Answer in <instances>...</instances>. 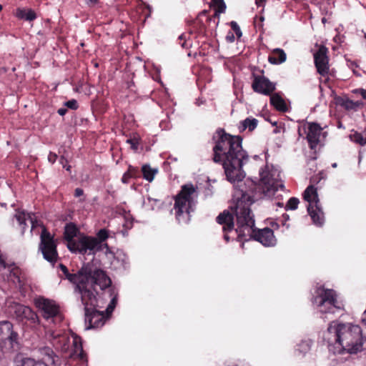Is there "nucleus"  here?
Listing matches in <instances>:
<instances>
[{
  "mask_svg": "<svg viewBox=\"0 0 366 366\" xmlns=\"http://www.w3.org/2000/svg\"><path fill=\"white\" fill-rule=\"evenodd\" d=\"M243 199H238L232 202L230 206L232 214L224 211L217 217V222L223 225L224 239L228 242L229 237L227 232L232 231L234 227L233 215L237 218L236 233L239 238H244L249 240L253 238L265 247H272L276 244L277 239L272 229L266 227L257 230L254 228V219L250 210L251 199L247 194L242 195Z\"/></svg>",
  "mask_w": 366,
  "mask_h": 366,
  "instance_id": "1",
  "label": "nucleus"
},
{
  "mask_svg": "<svg viewBox=\"0 0 366 366\" xmlns=\"http://www.w3.org/2000/svg\"><path fill=\"white\" fill-rule=\"evenodd\" d=\"M217 134L218 139L213 147L214 162L222 164L230 182H241L245 177L242 167L248 161V155L242 149V138L227 134L222 129L217 131Z\"/></svg>",
  "mask_w": 366,
  "mask_h": 366,
  "instance_id": "2",
  "label": "nucleus"
},
{
  "mask_svg": "<svg viewBox=\"0 0 366 366\" xmlns=\"http://www.w3.org/2000/svg\"><path fill=\"white\" fill-rule=\"evenodd\" d=\"M249 190L238 189L234 194L233 202L243 199L242 195L247 194L251 199V204L256 200L262 198H271L279 189H282L284 184L280 177L279 169L273 165L266 164L259 170V181L258 184L252 181L247 182Z\"/></svg>",
  "mask_w": 366,
  "mask_h": 366,
  "instance_id": "3",
  "label": "nucleus"
},
{
  "mask_svg": "<svg viewBox=\"0 0 366 366\" xmlns=\"http://www.w3.org/2000/svg\"><path fill=\"white\" fill-rule=\"evenodd\" d=\"M327 332L335 337V345L330 348V350H333L334 353H357L362 350L366 340L360 327L350 323L332 322L327 328Z\"/></svg>",
  "mask_w": 366,
  "mask_h": 366,
  "instance_id": "4",
  "label": "nucleus"
},
{
  "mask_svg": "<svg viewBox=\"0 0 366 366\" xmlns=\"http://www.w3.org/2000/svg\"><path fill=\"white\" fill-rule=\"evenodd\" d=\"M14 218L18 222L21 229V234L25 232L26 223L29 220L31 224V232L39 227L41 228L40 235L39 249L41 251L44 258L51 263H54L58 257L56 244L54 237L49 232L40 221L34 217V214L26 213L24 211L16 210Z\"/></svg>",
  "mask_w": 366,
  "mask_h": 366,
  "instance_id": "5",
  "label": "nucleus"
},
{
  "mask_svg": "<svg viewBox=\"0 0 366 366\" xmlns=\"http://www.w3.org/2000/svg\"><path fill=\"white\" fill-rule=\"evenodd\" d=\"M84 285L81 292H77L82 304H91L95 305L97 302L94 291L99 287L103 290L112 284L111 279L106 272L100 269H93L89 265L84 267Z\"/></svg>",
  "mask_w": 366,
  "mask_h": 366,
  "instance_id": "6",
  "label": "nucleus"
},
{
  "mask_svg": "<svg viewBox=\"0 0 366 366\" xmlns=\"http://www.w3.org/2000/svg\"><path fill=\"white\" fill-rule=\"evenodd\" d=\"M46 337L48 340L57 349H60L63 352H66L71 344V357H79L84 359V352L81 345V340L79 337L74 334H68L61 332L59 330H52L48 329L46 331Z\"/></svg>",
  "mask_w": 366,
  "mask_h": 366,
  "instance_id": "7",
  "label": "nucleus"
},
{
  "mask_svg": "<svg viewBox=\"0 0 366 366\" xmlns=\"http://www.w3.org/2000/svg\"><path fill=\"white\" fill-rule=\"evenodd\" d=\"M312 305L317 312L325 315L335 314L344 309L342 302L337 300V296L335 290L318 287L315 291L312 300Z\"/></svg>",
  "mask_w": 366,
  "mask_h": 366,
  "instance_id": "8",
  "label": "nucleus"
},
{
  "mask_svg": "<svg viewBox=\"0 0 366 366\" xmlns=\"http://www.w3.org/2000/svg\"><path fill=\"white\" fill-rule=\"evenodd\" d=\"M197 197V193L192 184H187L182 187L179 193L175 197L174 207L176 218L179 222H187L189 220V214L194 210Z\"/></svg>",
  "mask_w": 366,
  "mask_h": 366,
  "instance_id": "9",
  "label": "nucleus"
},
{
  "mask_svg": "<svg viewBox=\"0 0 366 366\" xmlns=\"http://www.w3.org/2000/svg\"><path fill=\"white\" fill-rule=\"evenodd\" d=\"M36 307L41 311V315L46 326L59 325L63 319V315L58 305L53 300L39 298L36 300Z\"/></svg>",
  "mask_w": 366,
  "mask_h": 366,
  "instance_id": "10",
  "label": "nucleus"
},
{
  "mask_svg": "<svg viewBox=\"0 0 366 366\" xmlns=\"http://www.w3.org/2000/svg\"><path fill=\"white\" fill-rule=\"evenodd\" d=\"M304 199L308 202L307 211L313 222L321 226L324 222L323 212L320 204L317 188L308 186L303 194Z\"/></svg>",
  "mask_w": 366,
  "mask_h": 366,
  "instance_id": "11",
  "label": "nucleus"
},
{
  "mask_svg": "<svg viewBox=\"0 0 366 366\" xmlns=\"http://www.w3.org/2000/svg\"><path fill=\"white\" fill-rule=\"evenodd\" d=\"M101 244L95 237L79 236L76 241L69 242L68 249L73 252H79L82 254H93L101 249Z\"/></svg>",
  "mask_w": 366,
  "mask_h": 366,
  "instance_id": "12",
  "label": "nucleus"
},
{
  "mask_svg": "<svg viewBox=\"0 0 366 366\" xmlns=\"http://www.w3.org/2000/svg\"><path fill=\"white\" fill-rule=\"evenodd\" d=\"M39 351L41 356V361L36 362L33 359L25 358L17 366H60V358L50 347H44L40 348Z\"/></svg>",
  "mask_w": 366,
  "mask_h": 366,
  "instance_id": "13",
  "label": "nucleus"
},
{
  "mask_svg": "<svg viewBox=\"0 0 366 366\" xmlns=\"http://www.w3.org/2000/svg\"><path fill=\"white\" fill-rule=\"evenodd\" d=\"M18 333L13 330V325L9 321L0 322V346L6 352L14 349L18 344Z\"/></svg>",
  "mask_w": 366,
  "mask_h": 366,
  "instance_id": "14",
  "label": "nucleus"
},
{
  "mask_svg": "<svg viewBox=\"0 0 366 366\" xmlns=\"http://www.w3.org/2000/svg\"><path fill=\"white\" fill-rule=\"evenodd\" d=\"M85 310V321L89 323L87 328H99L104 325L105 322L104 312H99L96 309L99 307L98 300L96 305L83 304Z\"/></svg>",
  "mask_w": 366,
  "mask_h": 366,
  "instance_id": "15",
  "label": "nucleus"
},
{
  "mask_svg": "<svg viewBox=\"0 0 366 366\" xmlns=\"http://www.w3.org/2000/svg\"><path fill=\"white\" fill-rule=\"evenodd\" d=\"M217 18L218 14L217 12L214 15L209 16L207 11H202L194 19L191 21L189 24V33L195 34L198 36L204 35L207 29L204 21L211 22L213 21L215 23V20Z\"/></svg>",
  "mask_w": 366,
  "mask_h": 366,
  "instance_id": "16",
  "label": "nucleus"
},
{
  "mask_svg": "<svg viewBox=\"0 0 366 366\" xmlns=\"http://www.w3.org/2000/svg\"><path fill=\"white\" fill-rule=\"evenodd\" d=\"M329 50L324 46L320 45L317 51L314 54V62L317 72L322 76H326L329 72Z\"/></svg>",
  "mask_w": 366,
  "mask_h": 366,
  "instance_id": "17",
  "label": "nucleus"
},
{
  "mask_svg": "<svg viewBox=\"0 0 366 366\" xmlns=\"http://www.w3.org/2000/svg\"><path fill=\"white\" fill-rule=\"evenodd\" d=\"M12 310L13 315L19 321L26 320L34 324L39 322L37 315L27 306L15 303L12 306Z\"/></svg>",
  "mask_w": 366,
  "mask_h": 366,
  "instance_id": "18",
  "label": "nucleus"
},
{
  "mask_svg": "<svg viewBox=\"0 0 366 366\" xmlns=\"http://www.w3.org/2000/svg\"><path fill=\"white\" fill-rule=\"evenodd\" d=\"M252 87L254 92H274L276 84L263 74H253Z\"/></svg>",
  "mask_w": 366,
  "mask_h": 366,
  "instance_id": "19",
  "label": "nucleus"
},
{
  "mask_svg": "<svg viewBox=\"0 0 366 366\" xmlns=\"http://www.w3.org/2000/svg\"><path fill=\"white\" fill-rule=\"evenodd\" d=\"M59 268L66 276V277L74 285V292L77 294V292H81L83 287L84 280V267H82L78 272L74 274H70L66 267L62 264H59Z\"/></svg>",
  "mask_w": 366,
  "mask_h": 366,
  "instance_id": "20",
  "label": "nucleus"
},
{
  "mask_svg": "<svg viewBox=\"0 0 366 366\" xmlns=\"http://www.w3.org/2000/svg\"><path fill=\"white\" fill-rule=\"evenodd\" d=\"M322 133V128L316 123H312L308 127L307 139L311 148L317 146L320 142V137Z\"/></svg>",
  "mask_w": 366,
  "mask_h": 366,
  "instance_id": "21",
  "label": "nucleus"
},
{
  "mask_svg": "<svg viewBox=\"0 0 366 366\" xmlns=\"http://www.w3.org/2000/svg\"><path fill=\"white\" fill-rule=\"evenodd\" d=\"M264 94H270V102L272 105L282 112H287L290 109V102L284 99L279 95V93H264Z\"/></svg>",
  "mask_w": 366,
  "mask_h": 366,
  "instance_id": "22",
  "label": "nucleus"
},
{
  "mask_svg": "<svg viewBox=\"0 0 366 366\" xmlns=\"http://www.w3.org/2000/svg\"><path fill=\"white\" fill-rule=\"evenodd\" d=\"M334 102L336 105L341 106L345 109H357L362 105L360 101H352L345 97H340L336 94L334 95Z\"/></svg>",
  "mask_w": 366,
  "mask_h": 366,
  "instance_id": "23",
  "label": "nucleus"
},
{
  "mask_svg": "<svg viewBox=\"0 0 366 366\" xmlns=\"http://www.w3.org/2000/svg\"><path fill=\"white\" fill-rule=\"evenodd\" d=\"M287 59V54L282 49H274L268 56V61L272 64L284 63Z\"/></svg>",
  "mask_w": 366,
  "mask_h": 366,
  "instance_id": "24",
  "label": "nucleus"
},
{
  "mask_svg": "<svg viewBox=\"0 0 366 366\" xmlns=\"http://www.w3.org/2000/svg\"><path fill=\"white\" fill-rule=\"evenodd\" d=\"M15 16L19 19H24L28 21H32L36 19V14L31 9L17 8Z\"/></svg>",
  "mask_w": 366,
  "mask_h": 366,
  "instance_id": "25",
  "label": "nucleus"
},
{
  "mask_svg": "<svg viewBox=\"0 0 366 366\" xmlns=\"http://www.w3.org/2000/svg\"><path fill=\"white\" fill-rule=\"evenodd\" d=\"M77 233V229L73 224H68L65 227L64 237L67 241V244L69 242L76 241V236Z\"/></svg>",
  "mask_w": 366,
  "mask_h": 366,
  "instance_id": "26",
  "label": "nucleus"
},
{
  "mask_svg": "<svg viewBox=\"0 0 366 366\" xmlns=\"http://www.w3.org/2000/svg\"><path fill=\"white\" fill-rule=\"evenodd\" d=\"M162 202L158 199L152 198L150 197H147L143 201V206L147 209L155 210L159 209L161 207Z\"/></svg>",
  "mask_w": 366,
  "mask_h": 366,
  "instance_id": "27",
  "label": "nucleus"
},
{
  "mask_svg": "<svg viewBox=\"0 0 366 366\" xmlns=\"http://www.w3.org/2000/svg\"><path fill=\"white\" fill-rule=\"evenodd\" d=\"M258 121L256 119L247 118L239 123V129L240 131H244L248 129L249 131H253L257 126Z\"/></svg>",
  "mask_w": 366,
  "mask_h": 366,
  "instance_id": "28",
  "label": "nucleus"
},
{
  "mask_svg": "<svg viewBox=\"0 0 366 366\" xmlns=\"http://www.w3.org/2000/svg\"><path fill=\"white\" fill-rule=\"evenodd\" d=\"M142 171L143 177L149 182L154 179V176L158 172V169L157 168H152L148 164L143 165Z\"/></svg>",
  "mask_w": 366,
  "mask_h": 366,
  "instance_id": "29",
  "label": "nucleus"
},
{
  "mask_svg": "<svg viewBox=\"0 0 366 366\" xmlns=\"http://www.w3.org/2000/svg\"><path fill=\"white\" fill-rule=\"evenodd\" d=\"M311 345L312 341L310 340H302L299 344H297L295 351L300 355H305L310 350Z\"/></svg>",
  "mask_w": 366,
  "mask_h": 366,
  "instance_id": "30",
  "label": "nucleus"
},
{
  "mask_svg": "<svg viewBox=\"0 0 366 366\" xmlns=\"http://www.w3.org/2000/svg\"><path fill=\"white\" fill-rule=\"evenodd\" d=\"M109 297L111 298L110 303L106 309V312L109 315L111 314L116 307L117 302L118 293L114 288L109 290Z\"/></svg>",
  "mask_w": 366,
  "mask_h": 366,
  "instance_id": "31",
  "label": "nucleus"
},
{
  "mask_svg": "<svg viewBox=\"0 0 366 366\" xmlns=\"http://www.w3.org/2000/svg\"><path fill=\"white\" fill-rule=\"evenodd\" d=\"M350 139L361 146H365L366 145V131L361 133L355 132L350 135Z\"/></svg>",
  "mask_w": 366,
  "mask_h": 366,
  "instance_id": "32",
  "label": "nucleus"
},
{
  "mask_svg": "<svg viewBox=\"0 0 366 366\" xmlns=\"http://www.w3.org/2000/svg\"><path fill=\"white\" fill-rule=\"evenodd\" d=\"M299 199L296 197H291L288 201L285 206V209L287 210L291 209L295 210L297 208V206L299 204Z\"/></svg>",
  "mask_w": 366,
  "mask_h": 366,
  "instance_id": "33",
  "label": "nucleus"
},
{
  "mask_svg": "<svg viewBox=\"0 0 366 366\" xmlns=\"http://www.w3.org/2000/svg\"><path fill=\"white\" fill-rule=\"evenodd\" d=\"M229 25L232 29V32L235 33L236 36H237V39H239L241 38V36H242V32L240 29V27L239 26V25L237 24V23L234 21H232L230 23H229Z\"/></svg>",
  "mask_w": 366,
  "mask_h": 366,
  "instance_id": "34",
  "label": "nucleus"
},
{
  "mask_svg": "<svg viewBox=\"0 0 366 366\" xmlns=\"http://www.w3.org/2000/svg\"><path fill=\"white\" fill-rule=\"evenodd\" d=\"M64 106L71 109H76L78 108L77 102L75 99H71L64 103Z\"/></svg>",
  "mask_w": 366,
  "mask_h": 366,
  "instance_id": "35",
  "label": "nucleus"
},
{
  "mask_svg": "<svg viewBox=\"0 0 366 366\" xmlns=\"http://www.w3.org/2000/svg\"><path fill=\"white\" fill-rule=\"evenodd\" d=\"M98 238L100 239V242L105 240L108 237V232L103 229L99 231L97 234Z\"/></svg>",
  "mask_w": 366,
  "mask_h": 366,
  "instance_id": "36",
  "label": "nucleus"
},
{
  "mask_svg": "<svg viewBox=\"0 0 366 366\" xmlns=\"http://www.w3.org/2000/svg\"><path fill=\"white\" fill-rule=\"evenodd\" d=\"M138 169L134 167L129 166L127 172L128 175L132 178L136 177L138 175Z\"/></svg>",
  "mask_w": 366,
  "mask_h": 366,
  "instance_id": "37",
  "label": "nucleus"
},
{
  "mask_svg": "<svg viewBox=\"0 0 366 366\" xmlns=\"http://www.w3.org/2000/svg\"><path fill=\"white\" fill-rule=\"evenodd\" d=\"M178 40H179V44L182 46V48H188L189 47V44H188L187 40L185 39L184 34H182L181 36H179Z\"/></svg>",
  "mask_w": 366,
  "mask_h": 366,
  "instance_id": "38",
  "label": "nucleus"
},
{
  "mask_svg": "<svg viewBox=\"0 0 366 366\" xmlns=\"http://www.w3.org/2000/svg\"><path fill=\"white\" fill-rule=\"evenodd\" d=\"M153 79L154 81H157L158 82L160 83V84L162 85V86L165 89V92H167V88L165 87L164 84H163V82L161 81V79H160V74H159V72L157 71L155 74H153V76H152Z\"/></svg>",
  "mask_w": 366,
  "mask_h": 366,
  "instance_id": "39",
  "label": "nucleus"
},
{
  "mask_svg": "<svg viewBox=\"0 0 366 366\" xmlns=\"http://www.w3.org/2000/svg\"><path fill=\"white\" fill-rule=\"evenodd\" d=\"M227 42L233 43L235 40L234 32L229 31L225 37Z\"/></svg>",
  "mask_w": 366,
  "mask_h": 366,
  "instance_id": "40",
  "label": "nucleus"
},
{
  "mask_svg": "<svg viewBox=\"0 0 366 366\" xmlns=\"http://www.w3.org/2000/svg\"><path fill=\"white\" fill-rule=\"evenodd\" d=\"M57 154H55V153H53V152H49V155H48V161L51 163V164H54L56 159H57Z\"/></svg>",
  "mask_w": 366,
  "mask_h": 366,
  "instance_id": "41",
  "label": "nucleus"
},
{
  "mask_svg": "<svg viewBox=\"0 0 366 366\" xmlns=\"http://www.w3.org/2000/svg\"><path fill=\"white\" fill-rule=\"evenodd\" d=\"M206 102V99L203 96H199L198 98L195 99V104L197 106H200L204 104Z\"/></svg>",
  "mask_w": 366,
  "mask_h": 366,
  "instance_id": "42",
  "label": "nucleus"
},
{
  "mask_svg": "<svg viewBox=\"0 0 366 366\" xmlns=\"http://www.w3.org/2000/svg\"><path fill=\"white\" fill-rule=\"evenodd\" d=\"M66 159H65L64 156L62 155L60 158V164L63 166V167L66 168V169L67 171H69L70 170V168L71 167L69 165V166H66Z\"/></svg>",
  "mask_w": 366,
  "mask_h": 366,
  "instance_id": "43",
  "label": "nucleus"
},
{
  "mask_svg": "<svg viewBox=\"0 0 366 366\" xmlns=\"http://www.w3.org/2000/svg\"><path fill=\"white\" fill-rule=\"evenodd\" d=\"M18 271L19 270L17 268L12 267L10 271V275L13 274L14 277L16 279L17 282H20V279L17 275Z\"/></svg>",
  "mask_w": 366,
  "mask_h": 366,
  "instance_id": "44",
  "label": "nucleus"
},
{
  "mask_svg": "<svg viewBox=\"0 0 366 366\" xmlns=\"http://www.w3.org/2000/svg\"><path fill=\"white\" fill-rule=\"evenodd\" d=\"M84 195V191L81 188H76L74 191V196L76 197H79Z\"/></svg>",
  "mask_w": 366,
  "mask_h": 366,
  "instance_id": "45",
  "label": "nucleus"
},
{
  "mask_svg": "<svg viewBox=\"0 0 366 366\" xmlns=\"http://www.w3.org/2000/svg\"><path fill=\"white\" fill-rule=\"evenodd\" d=\"M127 142L129 143L131 145H132V147L134 149H137V142H135L134 139H127Z\"/></svg>",
  "mask_w": 366,
  "mask_h": 366,
  "instance_id": "46",
  "label": "nucleus"
},
{
  "mask_svg": "<svg viewBox=\"0 0 366 366\" xmlns=\"http://www.w3.org/2000/svg\"><path fill=\"white\" fill-rule=\"evenodd\" d=\"M130 178H132V177H129V176L128 175V174L127 173V172H126L124 174V175H123V177H122V182H123V183L127 184V183H128V182H129V179Z\"/></svg>",
  "mask_w": 366,
  "mask_h": 366,
  "instance_id": "47",
  "label": "nucleus"
},
{
  "mask_svg": "<svg viewBox=\"0 0 366 366\" xmlns=\"http://www.w3.org/2000/svg\"><path fill=\"white\" fill-rule=\"evenodd\" d=\"M58 114L61 116H64L67 112V109L66 108H60L57 111Z\"/></svg>",
  "mask_w": 366,
  "mask_h": 366,
  "instance_id": "48",
  "label": "nucleus"
},
{
  "mask_svg": "<svg viewBox=\"0 0 366 366\" xmlns=\"http://www.w3.org/2000/svg\"><path fill=\"white\" fill-rule=\"evenodd\" d=\"M265 1L266 0H255V4L258 7H259L263 6Z\"/></svg>",
  "mask_w": 366,
  "mask_h": 366,
  "instance_id": "49",
  "label": "nucleus"
},
{
  "mask_svg": "<svg viewBox=\"0 0 366 366\" xmlns=\"http://www.w3.org/2000/svg\"><path fill=\"white\" fill-rule=\"evenodd\" d=\"M362 322L363 324H365L366 325V309H365V311L363 313V317L362 318Z\"/></svg>",
  "mask_w": 366,
  "mask_h": 366,
  "instance_id": "50",
  "label": "nucleus"
},
{
  "mask_svg": "<svg viewBox=\"0 0 366 366\" xmlns=\"http://www.w3.org/2000/svg\"><path fill=\"white\" fill-rule=\"evenodd\" d=\"M352 92H366V90L364 89H353Z\"/></svg>",
  "mask_w": 366,
  "mask_h": 366,
  "instance_id": "51",
  "label": "nucleus"
},
{
  "mask_svg": "<svg viewBox=\"0 0 366 366\" xmlns=\"http://www.w3.org/2000/svg\"><path fill=\"white\" fill-rule=\"evenodd\" d=\"M88 2H90L93 4H96L97 2V0H86Z\"/></svg>",
  "mask_w": 366,
  "mask_h": 366,
  "instance_id": "52",
  "label": "nucleus"
},
{
  "mask_svg": "<svg viewBox=\"0 0 366 366\" xmlns=\"http://www.w3.org/2000/svg\"><path fill=\"white\" fill-rule=\"evenodd\" d=\"M361 94H362V98H363L364 99H366V93H361Z\"/></svg>",
  "mask_w": 366,
  "mask_h": 366,
  "instance_id": "53",
  "label": "nucleus"
},
{
  "mask_svg": "<svg viewBox=\"0 0 366 366\" xmlns=\"http://www.w3.org/2000/svg\"><path fill=\"white\" fill-rule=\"evenodd\" d=\"M337 163H333V164H332V167L333 168L337 167Z\"/></svg>",
  "mask_w": 366,
  "mask_h": 366,
  "instance_id": "54",
  "label": "nucleus"
},
{
  "mask_svg": "<svg viewBox=\"0 0 366 366\" xmlns=\"http://www.w3.org/2000/svg\"><path fill=\"white\" fill-rule=\"evenodd\" d=\"M2 9H3V6H2V5H1V4H0V11H2Z\"/></svg>",
  "mask_w": 366,
  "mask_h": 366,
  "instance_id": "55",
  "label": "nucleus"
},
{
  "mask_svg": "<svg viewBox=\"0 0 366 366\" xmlns=\"http://www.w3.org/2000/svg\"><path fill=\"white\" fill-rule=\"evenodd\" d=\"M219 12H222L223 11L221 9V8L219 9Z\"/></svg>",
  "mask_w": 366,
  "mask_h": 366,
  "instance_id": "56",
  "label": "nucleus"
},
{
  "mask_svg": "<svg viewBox=\"0 0 366 366\" xmlns=\"http://www.w3.org/2000/svg\"><path fill=\"white\" fill-rule=\"evenodd\" d=\"M364 37L366 39V32L365 33Z\"/></svg>",
  "mask_w": 366,
  "mask_h": 366,
  "instance_id": "57",
  "label": "nucleus"
}]
</instances>
